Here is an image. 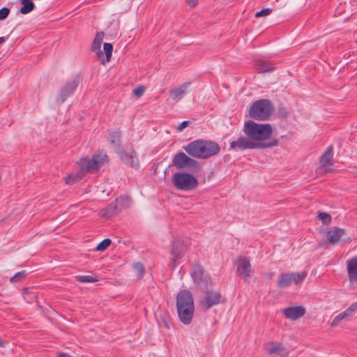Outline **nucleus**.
<instances>
[{
	"mask_svg": "<svg viewBox=\"0 0 357 357\" xmlns=\"http://www.w3.org/2000/svg\"><path fill=\"white\" fill-rule=\"evenodd\" d=\"M107 156L103 152L95 153L91 160L81 158L77 162L78 172L70 174L65 178L66 184L73 185L80 180L86 173H94L107 162Z\"/></svg>",
	"mask_w": 357,
	"mask_h": 357,
	"instance_id": "obj_1",
	"label": "nucleus"
},
{
	"mask_svg": "<svg viewBox=\"0 0 357 357\" xmlns=\"http://www.w3.org/2000/svg\"><path fill=\"white\" fill-rule=\"evenodd\" d=\"M176 309L179 320L188 325L192 322L195 306L191 293L188 290L180 291L176 296Z\"/></svg>",
	"mask_w": 357,
	"mask_h": 357,
	"instance_id": "obj_2",
	"label": "nucleus"
},
{
	"mask_svg": "<svg viewBox=\"0 0 357 357\" xmlns=\"http://www.w3.org/2000/svg\"><path fill=\"white\" fill-rule=\"evenodd\" d=\"M184 149L194 158H206L218 153L220 147L215 142L199 139L189 143Z\"/></svg>",
	"mask_w": 357,
	"mask_h": 357,
	"instance_id": "obj_3",
	"label": "nucleus"
},
{
	"mask_svg": "<svg viewBox=\"0 0 357 357\" xmlns=\"http://www.w3.org/2000/svg\"><path fill=\"white\" fill-rule=\"evenodd\" d=\"M243 132L251 140L261 143L271 137L273 129L269 123H257L248 121L245 123Z\"/></svg>",
	"mask_w": 357,
	"mask_h": 357,
	"instance_id": "obj_4",
	"label": "nucleus"
},
{
	"mask_svg": "<svg viewBox=\"0 0 357 357\" xmlns=\"http://www.w3.org/2000/svg\"><path fill=\"white\" fill-rule=\"evenodd\" d=\"M120 139L121 134L119 131H114L110 133V143L113 145L121 160L132 167H138L139 161L136 152L134 150H130L128 151L121 150L120 147Z\"/></svg>",
	"mask_w": 357,
	"mask_h": 357,
	"instance_id": "obj_5",
	"label": "nucleus"
},
{
	"mask_svg": "<svg viewBox=\"0 0 357 357\" xmlns=\"http://www.w3.org/2000/svg\"><path fill=\"white\" fill-rule=\"evenodd\" d=\"M272 102L268 99H261L252 103L249 110L250 116L257 121H266L273 112Z\"/></svg>",
	"mask_w": 357,
	"mask_h": 357,
	"instance_id": "obj_6",
	"label": "nucleus"
},
{
	"mask_svg": "<svg viewBox=\"0 0 357 357\" xmlns=\"http://www.w3.org/2000/svg\"><path fill=\"white\" fill-rule=\"evenodd\" d=\"M172 181L176 189L183 191H190L199 185L197 178L185 172H175L172 175Z\"/></svg>",
	"mask_w": 357,
	"mask_h": 357,
	"instance_id": "obj_7",
	"label": "nucleus"
},
{
	"mask_svg": "<svg viewBox=\"0 0 357 357\" xmlns=\"http://www.w3.org/2000/svg\"><path fill=\"white\" fill-rule=\"evenodd\" d=\"M172 165L178 169L195 172L199 169L198 161L189 157L183 152L176 153L172 159Z\"/></svg>",
	"mask_w": 357,
	"mask_h": 357,
	"instance_id": "obj_8",
	"label": "nucleus"
},
{
	"mask_svg": "<svg viewBox=\"0 0 357 357\" xmlns=\"http://www.w3.org/2000/svg\"><path fill=\"white\" fill-rule=\"evenodd\" d=\"M306 276L307 273L305 271L282 273L278 278V285L280 288H286L292 284H299L305 280Z\"/></svg>",
	"mask_w": 357,
	"mask_h": 357,
	"instance_id": "obj_9",
	"label": "nucleus"
},
{
	"mask_svg": "<svg viewBox=\"0 0 357 357\" xmlns=\"http://www.w3.org/2000/svg\"><path fill=\"white\" fill-rule=\"evenodd\" d=\"M267 146L263 143H258L251 140L250 138L241 137L236 140L232 141L230 143V149L235 151L245 150V149H255L258 148H263Z\"/></svg>",
	"mask_w": 357,
	"mask_h": 357,
	"instance_id": "obj_10",
	"label": "nucleus"
},
{
	"mask_svg": "<svg viewBox=\"0 0 357 357\" xmlns=\"http://www.w3.org/2000/svg\"><path fill=\"white\" fill-rule=\"evenodd\" d=\"M192 277L194 282L203 290L208 289L209 284L211 283L210 277L204 271L200 265H195L193 268Z\"/></svg>",
	"mask_w": 357,
	"mask_h": 357,
	"instance_id": "obj_11",
	"label": "nucleus"
},
{
	"mask_svg": "<svg viewBox=\"0 0 357 357\" xmlns=\"http://www.w3.org/2000/svg\"><path fill=\"white\" fill-rule=\"evenodd\" d=\"M236 273L245 282H248L250 276L254 271L251 266L249 259L245 257H238L235 261Z\"/></svg>",
	"mask_w": 357,
	"mask_h": 357,
	"instance_id": "obj_12",
	"label": "nucleus"
},
{
	"mask_svg": "<svg viewBox=\"0 0 357 357\" xmlns=\"http://www.w3.org/2000/svg\"><path fill=\"white\" fill-rule=\"evenodd\" d=\"M222 296L215 291H207L206 296L200 301V305L204 310H208L212 306L221 302Z\"/></svg>",
	"mask_w": 357,
	"mask_h": 357,
	"instance_id": "obj_13",
	"label": "nucleus"
},
{
	"mask_svg": "<svg viewBox=\"0 0 357 357\" xmlns=\"http://www.w3.org/2000/svg\"><path fill=\"white\" fill-rule=\"evenodd\" d=\"M266 351L270 354H278L281 357H286L289 355L288 349L282 343L276 342H269L264 344Z\"/></svg>",
	"mask_w": 357,
	"mask_h": 357,
	"instance_id": "obj_14",
	"label": "nucleus"
},
{
	"mask_svg": "<svg viewBox=\"0 0 357 357\" xmlns=\"http://www.w3.org/2000/svg\"><path fill=\"white\" fill-rule=\"evenodd\" d=\"M189 86L190 82H184L172 88L169 91L171 99L175 102L180 101L187 93Z\"/></svg>",
	"mask_w": 357,
	"mask_h": 357,
	"instance_id": "obj_15",
	"label": "nucleus"
},
{
	"mask_svg": "<svg viewBox=\"0 0 357 357\" xmlns=\"http://www.w3.org/2000/svg\"><path fill=\"white\" fill-rule=\"evenodd\" d=\"M78 84L79 80L77 79H74L70 82H68L59 94L57 101L60 102H64L66 98L75 91Z\"/></svg>",
	"mask_w": 357,
	"mask_h": 357,
	"instance_id": "obj_16",
	"label": "nucleus"
},
{
	"mask_svg": "<svg viewBox=\"0 0 357 357\" xmlns=\"http://www.w3.org/2000/svg\"><path fill=\"white\" fill-rule=\"evenodd\" d=\"M284 317L290 320H296L305 314V309L301 305L291 306L284 309Z\"/></svg>",
	"mask_w": 357,
	"mask_h": 357,
	"instance_id": "obj_17",
	"label": "nucleus"
},
{
	"mask_svg": "<svg viewBox=\"0 0 357 357\" xmlns=\"http://www.w3.org/2000/svg\"><path fill=\"white\" fill-rule=\"evenodd\" d=\"M348 278L351 284L357 282V257H354L346 261Z\"/></svg>",
	"mask_w": 357,
	"mask_h": 357,
	"instance_id": "obj_18",
	"label": "nucleus"
},
{
	"mask_svg": "<svg viewBox=\"0 0 357 357\" xmlns=\"http://www.w3.org/2000/svg\"><path fill=\"white\" fill-rule=\"evenodd\" d=\"M185 251V246L179 242H174L172 250V260L173 262L174 268L176 266L177 261L179 260L183 255Z\"/></svg>",
	"mask_w": 357,
	"mask_h": 357,
	"instance_id": "obj_19",
	"label": "nucleus"
},
{
	"mask_svg": "<svg viewBox=\"0 0 357 357\" xmlns=\"http://www.w3.org/2000/svg\"><path fill=\"white\" fill-rule=\"evenodd\" d=\"M333 156V146H330L328 147L326 151L320 158V163L322 167L326 168V171H327V167L331 166L333 165L332 160Z\"/></svg>",
	"mask_w": 357,
	"mask_h": 357,
	"instance_id": "obj_20",
	"label": "nucleus"
},
{
	"mask_svg": "<svg viewBox=\"0 0 357 357\" xmlns=\"http://www.w3.org/2000/svg\"><path fill=\"white\" fill-rule=\"evenodd\" d=\"M344 233V229L340 228H335L333 230L328 232V239L331 244H337Z\"/></svg>",
	"mask_w": 357,
	"mask_h": 357,
	"instance_id": "obj_21",
	"label": "nucleus"
},
{
	"mask_svg": "<svg viewBox=\"0 0 357 357\" xmlns=\"http://www.w3.org/2000/svg\"><path fill=\"white\" fill-rule=\"evenodd\" d=\"M131 204V199L128 196H121L116 199V203L114 204L115 207L117 211L119 212L123 209H125L129 207Z\"/></svg>",
	"mask_w": 357,
	"mask_h": 357,
	"instance_id": "obj_22",
	"label": "nucleus"
},
{
	"mask_svg": "<svg viewBox=\"0 0 357 357\" xmlns=\"http://www.w3.org/2000/svg\"><path fill=\"white\" fill-rule=\"evenodd\" d=\"M357 312V302L352 303L348 308L344 312H341L340 314L342 317L344 321H350L354 314Z\"/></svg>",
	"mask_w": 357,
	"mask_h": 357,
	"instance_id": "obj_23",
	"label": "nucleus"
},
{
	"mask_svg": "<svg viewBox=\"0 0 357 357\" xmlns=\"http://www.w3.org/2000/svg\"><path fill=\"white\" fill-rule=\"evenodd\" d=\"M21 4L22 6L21 7L20 12L23 15L29 13L35 8V4L31 0H22Z\"/></svg>",
	"mask_w": 357,
	"mask_h": 357,
	"instance_id": "obj_24",
	"label": "nucleus"
},
{
	"mask_svg": "<svg viewBox=\"0 0 357 357\" xmlns=\"http://www.w3.org/2000/svg\"><path fill=\"white\" fill-rule=\"evenodd\" d=\"M118 212L119 211H117L114 204H111L105 208L102 209L100 211V215L102 217L109 218Z\"/></svg>",
	"mask_w": 357,
	"mask_h": 357,
	"instance_id": "obj_25",
	"label": "nucleus"
},
{
	"mask_svg": "<svg viewBox=\"0 0 357 357\" xmlns=\"http://www.w3.org/2000/svg\"><path fill=\"white\" fill-rule=\"evenodd\" d=\"M103 33L100 32L98 33L96 36V38L93 42L92 48L93 50H99L101 47L102 40L103 39Z\"/></svg>",
	"mask_w": 357,
	"mask_h": 357,
	"instance_id": "obj_26",
	"label": "nucleus"
},
{
	"mask_svg": "<svg viewBox=\"0 0 357 357\" xmlns=\"http://www.w3.org/2000/svg\"><path fill=\"white\" fill-rule=\"evenodd\" d=\"M257 62V67H264V68H266V67H273L275 63H273L271 61L267 59H265L264 57H260L259 59H257V60L256 61Z\"/></svg>",
	"mask_w": 357,
	"mask_h": 357,
	"instance_id": "obj_27",
	"label": "nucleus"
},
{
	"mask_svg": "<svg viewBox=\"0 0 357 357\" xmlns=\"http://www.w3.org/2000/svg\"><path fill=\"white\" fill-rule=\"evenodd\" d=\"M75 278L78 281L84 283L95 282L98 281V279L91 275H77Z\"/></svg>",
	"mask_w": 357,
	"mask_h": 357,
	"instance_id": "obj_28",
	"label": "nucleus"
},
{
	"mask_svg": "<svg viewBox=\"0 0 357 357\" xmlns=\"http://www.w3.org/2000/svg\"><path fill=\"white\" fill-rule=\"evenodd\" d=\"M133 268L137 274L138 279L142 278L144 273V268L143 265L139 263L135 264L133 265Z\"/></svg>",
	"mask_w": 357,
	"mask_h": 357,
	"instance_id": "obj_29",
	"label": "nucleus"
},
{
	"mask_svg": "<svg viewBox=\"0 0 357 357\" xmlns=\"http://www.w3.org/2000/svg\"><path fill=\"white\" fill-rule=\"evenodd\" d=\"M111 244V240L106 238L100 242L96 247V250L98 251L105 250Z\"/></svg>",
	"mask_w": 357,
	"mask_h": 357,
	"instance_id": "obj_30",
	"label": "nucleus"
},
{
	"mask_svg": "<svg viewBox=\"0 0 357 357\" xmlns=\"http://www.w3.org/2000/svg\"><path fill=\"white\" fill-rule=\"evenodd\" d=\"M26 275V273L24 271H20L15 274L14 276H13L10 278V282L13 283L20 282L21 280H22Z\"/></svg>",
	"mask_w": 357,
	"mask_h": 357,
	"instance_id": "obj_31",
	"label": "nucleus"
},
{
	"mask_svg": "<svg viewBox=\"0 0 357 357\" xmlns=\"http://www.w3.org/2000/svg\"><path fill=\"white\" fill-rule=\"evenodd\" d=\"M104 52L107 59L112 56L113 46L111 43H105L103 45Z\"/></svg>",
	"mask_w": 357,
	"mask_h": 357,
	"instance_id": "obj_32",
	"label": "nucleus"
},
{
	"mask_svg": "<svg viewBox=\"0 0 357 357\" xmlns=\"http://www.w3.org/2000/svg\"><path fill=\"white\" fill-rule=\"evenodd\" d=\"M318 218L324 222L328 223L331 222V215L325 212H319Z\"/></svg>",
	"mask_w": 357,
	"mask_h": 357,
	"instance_id": "obj_33",
	"label": "nucleus"
},
{
	"mask_svg": "<svg viewBox=\"0 0 357 357\" xmlns=\"http://www.w3.org/2000/svg\"><path fill=\"white\" fill-rule=\"evenodd\" d=\"M272 13L271 8H264L261 10L260 11L256 13L255 17H260L263 16H267L270 15Z\"/></svg>",
	"mask_w": 357,
	"mask_h": 357,
	"instance_id": "obj_34",
	"label": "nucleus"
},
{
	"mask_svg": "<svg viewBox=\"0 0 357 357\" xmlns=\"http://www.w3.org/2000/svg\"><path fill=\"white\" fill-rule=\"evenodd\" d=\"M10 13V9L8 8H2L0 9V20H5Z\"/></svg>",
	"mask_w": 357,
	"mask_h": 357,
	"instance_id": "obj_35",
	"label": "nucleus"
},
{
	"mask_svg": "<svg viewBox=\"0 0 357 357\" xmlns=\"http://www.w3.org/2000/svg\"><path fill=\"white\" fill-rule=\"evenodd\" d=\"M342 321H344V320L342 319V315L340 313L336 317H335L334 319L332 320V321L331 323V326H333V327L337 326V325L340 324V323Z\"/></svg>",
	"mask_w": 357,
	"mask_h": 357,
	"instance_id": "obj_36",
	"label": "nucleus"
},
{
	"mask_svg": "<svg viewBox=\"0 0 357 357\" xmlns=\"http://www.w3.org/2000/svg\"><path fill=\"white\" fill-rule=\"evenodd\" d=\"M144 88L139 86L134 89L133 93L136 97H140L144 93Z\"/></svg>",
	"mask_w": 357,
	"mask_h": 357,
	"instance_id": "obj_37",
	"label": "nucleus"
},
{
	"mask_svg": "<svg viewBox=\"0 0 357 357\" xmlns=\"http://www.w3.org/2000/svg\"><path fill=\"white\" fill-rule=\"evenodd\" d=\"M189 125V121H183L182 123H181L178 128H177V130L179 131V132H181L184 128H185L188 126Z\"/></svg>",
	"mask_w": 357,
	"mask_h": 357,
	"instance_id": "obj_38",
	"label": "nucleus"
},
{
	"mask_svg": "<svg viewBox=\"0 0 357 357\" xmlns=\"http://www.w3.org/2000/svg\"><path fill=\"white\" fill-rule=\"evenodd\" d=\"M198 0H187L186 3L190 7H195L197 3Z\"/></svg>",
	"mask_w": 357,
	"mask_h": 357,
	"instance_id": "obj_39",
	"label": "nucleus"
},
{
	"mask_svg": "<svg viewBox=\"0 0 357 357\" xmlns=\"http://www.w3.org/2000/svg\"><path fill=\"white\" fill-rule=\"evenodd\" d=\"M6 40L4 37H0V45L4 43Z\"/></svg>",
	"mask_w": 357,
	"mask_h": 357,
	"instance_id": "obj_40",
	"label": "nucleus"
},
{
	"mask_svg": "<svg viewBox=\"0 0 357 357\" xmlns=\"http://www.w3.org/2000/svg\"><path fill=\"white\" fill-rule=\"evenodd\" d=\"M4 346V342L0 339V347H3Z\"/></svg>",
	"mask_w": 357,
	"mask_h": 357,
	"instance_id": "obj_41",
	"label": "nucleus"
}]
</instances>
